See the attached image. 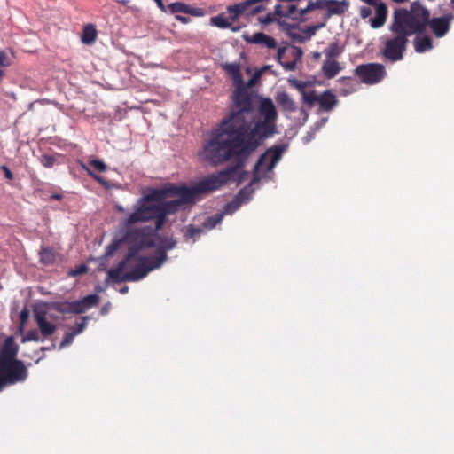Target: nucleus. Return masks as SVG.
Returning a JSON list of instances; mask_svg holds the SVG:
<instances>
[{"instance_id": "obj_1", "label": "nucleus", "mask_w": 454, "mask_h": 454, "mask_svg": "<svg viewBox=\"0 0 454 454\" xmlns=\"http://www.w3.org/2000/svg\"><path fill=\"white\" fill-rule=\"evenodd\" d=\"M233 108L204 139L201 155L213 165L225 163L233 158L236 144L248 124H252L253 104L251 96L243 83L239 84L232 95Z\"/></svg>"}, {"instance_id": "obj_2", "label": "nucleus", "mask_w": 454, "mask_h": 454, "mask_svg": "<svg viewBox=\"0 0 454 454\" xmlns=\"http://www.w3.org/2000/svg\"><path fill=\"white\" fill-rule=\"evenodd\" d=\"M260 116L254 124H248L236 144L233 154L235 164L228 168H234V175L244 167L247 158L261 145L264 139L276 133L277 111L271 99L265 98L259 107Z\"/></svg>"}, {"instance_id": "obj_3", "label": "nucleus", "mask_w": 454, "mask_h": 454, "mask_svg": "<svg viewBox=\"0 0 454 454\" xmlns=\"http://www.w3.org/2000/svg\"><path fill=\"white\" fill-rule=\"evenodd\" d=\"M234 176V168H225L215 174L209 175L193 186H186L185 184L177 185L178 193H170L169 197L178 196V199L164 201L160 204V212L166 215L175 214L184 206L192 205L195 202L198 196L212 192Z\"/></svg>"}, {"instance_id": "obj_4", "label": "nucleus", "mask_w": 454, "mask_h": 454, "mask_svg": "<svg viewBox=\"0 0 454 454\" xmlns=\"http://www.w3.org/2000/svg\"><path fill=\"white\" fill-rule=\"evenodd\" d=\"M391 33L382 39L380 55L385 62L395 63L403 59L410 40L416 34L408 16L407 8H396L388 26Z\"/></svg>"}, {"instance_id": "obj_5", "label": "nucleus", "mask_w": 454, "mask_h": 454, "mask_svg": "<svg viewBox=\"0 0 454 454\" xmlns=\"http://www.w3.org/2000/svg\"><path fill=\"white\" fill-rule=\"evenodd\" d=\"M123 240L129 245L128 253L123 260H121L115 268H112L107 271V278L114 283L136 282L139 279H130L129 275L136 270V267L129 272L122 273L130 261L137 259L139 262V252L155 247L153 239V230L149 227H142L130 230L123 236Z\"/></svg>"}, {"instance_id": "obj_6", "label": "nucleus", "mask_w": 454, "mask_h": 454, "mask_svg": "<svg viewBox=\"0 0 454 454\" xmlns=\"http://www.w3.org/2000/svg\"><path fill=\"white\" fill-rule=\"evenodd\" d=\"M440 10L442 15L432 17L430 11L420 1H414L408 9V16L416 34L425 33L428 27L436 38L444 37L450 30L454 14L448 10Z\"/></svg>"}, {"instance_id": "obj_7", "label": "nucleus", "mask_w": 454, "mask_h": 454, "mask_svg": "<svg viewBox=\"0 0 454 454\" xmlns=\"http://www.w3.org/2000/svg\"><path fill=\"white\" fill-rule=\"evenodd\" d=\"M157 240L159 244L155 253L149 257H139L136 270L129 276L130 279H143L150 271L160 268L168 260L167 252L176 246L173 237L159 235Z\"/></svg>"}, {"instance_id": "obj_8", "label": "nucleus", "mask_w": 454, "mask_h": 454, "mask_svg": "<svg viewBox=\"0 0 454 454\" xmlns=\"http://www.w3.org/2000/svg\"><path fill=\"white\" fill-rule=\"evenodd\" d=\"M27 368L21 360H0V392L6 387L24 382Z\"/></svg>"}, {"instance_id": "obj_9", "label": "nucleus", "mask_w": 454, "mask_h": 454, "mask_svg": "<svg viewBox=\"0 0 454 454\" xmlns=\"http://www.w3.org/2000/svg\"><path fill=\"white\" fill-rule=\"evenodd\" d=\"M286 149L285 145H273L266 150V152L260 156L257 160L254 169V176L251 184H254L259 180L258 171L259 168L265 167L267 172L271 171L277 163L281 160L284 152Z\"/></svg>"}, {"instance_id": "obj_10", "label": "nucleus", "mask_w": 454, "mask_h": 454, "mask_svg": "<svg viewBox=\"0 0 454 454\" xmlns=\"http://www.w3.org/2000/svg\"><path fill=\"white\" fill-rule=\"evenodd\" d=\"M354 72L361 82L368 85L380 82L387 75L384 65L380 63L361 64Z\"/></svg>"}, {"instance_id": "obj_11", "label": "nucleus", "mask_w": 454, "mask_h": 454, "mask_svg": "<svg viewBox=\"0 0 454 454\" xmlns=\"http://www.w3.org/2000/svg\"><path fill=\"white\" fill-rule=\"evenodd\" d=\"M160 212V204H152L142 201L140 198L135 207L134 212L125 219L124 224L129 227L137 223L148 222L153 219V216Z\"/></svg>"}, {"instance_id": "obj_12", "label": "nucleus", "mask_w": 454, "mask_h": 454, "mask_svg": "<svg viewBox=\"0 0 454 454\" xmlns=\"http://www.w3.org/2000/svg\"><path fill=\"white\" fill-rule=\"evenodd\" d=\"M348 7L349 3L347 0H317L315 2L309 1L303 12H311L316 9L325 10L326 12L325 17L330 18L333 15L340 16L344 14Z\"/></svg>"}, {"instance_id": "obj_13", "label": "nucleus", "mask_w": 454, "mask_h": 454, "mask_svg": "<svg viewBox=\"0 0 454 454\" xmlns=\"http://www.w3.org/2000/svg\"><path fill=\"white\" fill-rule=\"evenodd\" d=\"M49 317H51L48 313L46 305L35 308L34 319L37 324L41 334L44 338L53 334L57 329L56 325L48 320Z\"/></svg>"}, {"instance_id": "obj_14", "label": "nucleus", "mask_w": 454, "mask_h": 454, "mask_svg": "<svg viewBox=\"0 0 454 454\" xmlns=\"http://www.w3.org/2000/svg\"><path fill=\"white\" fill-rule=\"evenodd\" d=\"M177 185L169 184L162 188H155L149 191L142 197V201L152 204L163 203L169 197L170 193H178Z\"/></svg>"}, {"instance_id": "obj_15", "label": "nucleus", "mask_w": 454, "mask_h": 454, "mask_svg": "<svg viewBox=\"0 0 454 454\" xmlns=\"http://www.w3.org/2000/svg\"><path fill=\"white\" fill-rule=\"evenodd\" d=\"M304 8L298 9L296 5L288 4L287 5L277 4L275 6V14L279 17H286L292 20H302L309 12H303Z\"/></svg>"}, {"instance_id": "obj_16", "label": "nucleus", "mask_w": 454, "mask_h": 454, "mask_svg": "<svg viewBox=\"0 0 454 454\" xmlns=\"http://www.w3.org/2000/svg\"><path fill=\"white\" fill-rule=\"evenodd\" d=\"M167 9L172 14L185 13L193 17H201L205 15V10L199 7H193L182 2H175L167 6Z\"/></svg>"}, {"instance_id": "obj_17", "label": "nucleus", "mask_w": 454, "mask_h": 454, "mask_svg": "<svg viewBox=\"0 0 454 454\" xmlns=\"http://www.w3.org/2000/svg\"><path fill=\"white\" fill-rule=\"evenodd\" d=\"M375 8V16L370 19L371 27L373 28H380L384 26L387 17V7L386 4L380 0L377 4H372Z\"/></svg>"}, {"instance_id": "obj_18", "label": "nucleus", "mask_w": 454, "mask_h": 454, "mask_svg": "<svg viewBox=\"0 0 454 454\" xmlns=\"http://www.w3.org/2000/svg\"><path fill=\"white\" fill-rule=\"evenodd\" d=\"M19 346L12 336L7 337L0 349V360H18Z\"/></svg>"}, {"instance_id": "obj_19", "label": "nucleus", "mask_w": 454, "mask_h": 454, "mask_svg": "<svg viewBox=\"0 0 454 454\" xmlns=\"http://www.w3.org/2000/svg\"><path fill=\"white\" fill-rule=\"evenodd\" d=\"M416 36L414 37L412 43L414 47V51L417 53H424L433 49V40L431 36L428 35L422 34H414Z\"/></svg>"}, {"instance_id": "obj_20", "label": "nucleus", "mask_w": 454, "mask_h": 454, "mask_svg": "<svg viewBox=\"0 0 454 454\" xmlns=\"http://www.w3.org/2000/svg\"><path fill=\"white\" fill-rule=\"evenodd\" d=\"M248 195L249 192L247 190V187L241 189L236 195L235 199L224 206L223 214H233L239 208L241 204L244 203L245 200L248 199Z\"/></svg>"}, {"instance_id": "obj_21", "label": "nucleus", "mask_w": 454, "mask_h": 454, "mask_svg": "<svg viewBox=\"0 0 454 454\" xmlns=\"http://www.w3.org/2000/svg\"><path fill=\"white\" fill-rule=\"evenodd\" d=\"M244 38L248 43L265 45L268 49H274L277 47L276 40L262 32H257L254 33L251 37L244 36Z\"/></svg>"}, {"instance_id": "obj_22", "label": "nucleus", "mask_w": 454, "mask_h": 454, "mask_svg": "<svg viewBox=\"0 0 454 454\" xmlns=\"http://www.w3.org/2000/svg\"><path fill=\"white\" fill-rule=\"evenodd\" d=\"M337 82L340 85L339 93L340 96H348L357 90L358 82L352 77L342 76L338 79Z\"/></svg>"}, {"instance_id": "obj_23", "label": "nucleus", "mask_w": 454, "mask_h": 454, "mask_svg": "<svg viewBox=\"0 0 454 454\" xmlns=\"http://www.w3.org/2000/svg\"><path fill=\"white\" fill-rule=\"evenodd\" d=\"M321 71L326 79H333L341 71V67L337 60L325 59L323 61Z\"/></svg>"}, {"instance_id": "obj_24", "label": "nucleus", "mask_w": 454, "mask_h": 454, "mask_svg": "<svg viewBox=\"0 0 454 454\" xmlns=\"http://www.w3.org/2000/svg\"><path fill=\"white\" fill-rule=\"evenodd\" d=\"M276 101L284 112L294 113L297 106L294 99L285 91L278 93Z\"/></svg>"}, {"instance_id": "obj_25", "label": "nucleus", "mask_w": 454, "mask_h": 454, "mask_svg": "<svg viewBox=\"0 0 454 454\" xmlns=\"http://www.w3.org/2000/svg\"><path fill=\"white\" fill-rule=\"evenodd\" d=\"M338 103L335 95L330 90H325L319 95L318 105L325 112L331 111Z\"/></svg>"}, {"instance_id": "obj_26", "label": "nucleus", "mask_w": 454, "mask_h": 454, "mask_svg": "<svg viewBox=\"0 0 454 454\" xmlns=\"http://www.w3.org/2000/svg\"><path fill=\"white\" fill-rule=\"evenodd\" d=\"M58 253L49 247H42L39 252L40 262L43 265H52L58 258Z\"/></svg>"}, {"instance_id": "obj_27", "label": "nucleus", "mask_w": 454, "mask_h": 454, "mask_svg": "<svg viewBox=\"0 0 454 454\" xmlns=\"http://www.w3.org/2000/svg\"><path fill=\"white\" fill-rule=\"evenodd\" d=\"M210 23L219 28H231L232 31H238L239 27H232V22L229 17H226L224 13H220L210 19Z\"/></svg>"}, {"instance_id": "obj_28", "label": "nucleus", "mask_w": 454, "mask_h": 454, "mask_svg": "<svg viewBox=\"0 0 454 454\" xmlns=\"http://www.w3.org/2000/svg\"><path fill=\"white\" fill-rule=\"evenodd\" d=\"M223 68L228 74L231 76L233 81L238 83H243V76L240 73V67L237 63H225L223 65Z\"/></svg>"}, {"instance_id": "obj_29", "label": "nucleus", "mask_w": 454, "mask_h": 454, "mask_svg": "<svg viewBox=\"0 0 454 454\" xmlns=\"http://www.w3.org/2000/svg\"><path fill=\"white\" fill-rule=\"evenodd\" d=\"M97 39V30L93 25H86L82 34V41L85 44H92Z\"/></svg>"}, {"instance_id": "obj_30", "label": "nucleus", "mask_w": 454, "mask_h": 454, "mask_svg": "<svg viewBox=\"0 0 454 454\" xmlns=\"http://www.w3.org/2000/svg\"><path fill=\"white\" fill-rule=\"evenodd\" d=\"M344 49L340 46L338 42H333L328 45L327 48L325 49L324 54L325 59H334L341 55Z\"/></svg>"}, {"instance_id": "obj_31", "label": "nucleus", "mask_w": 454, "mask_h": 454, "mask_svg": "<svg viewBox=\"0 0 454 454\" xmlns=\"http://www.w3.org/2000/svg\"><path fill=\"white\" fill-rule=\"evenodd\" d=\"M245 7L246 5H240L239 3L227 6L226 10L232 23L244 16Z\"/></svg>"}, {"instance_id": "obj_32", "label": "nucleus", "mask_w": 454, "mask_h": 454, "mask_svg": "<svg viewBox=\"0 0 454 454\" xmlns=\"http://www.w3.org/2000/svg\"><path fill=\"white\" fill-rule=\"evenodd\" d=\"M286 51V47H279L278 49V52H277V59L281 64V66L284 67L285 70L294 71L296 68L295 60H292V61H284L283 60Z\"/></svg>"}, {"instance_id": "obj_33", "label": "nucleus", "mask_w": 454, "mask_h": 454, "mask_svg": "<svg viewBox=\"0 0 454 454\" xmlns=\"http://www.w3.org/2000/svg\"><path fill=\"white\" fill-rule=\"evenodd\" d=\"M303 102L309 106H313L316 103H318L319 96L316 94L315 90L306 91L302 95Z\"/></svg>"}, {"instance_id": "obj_34", "label": "nucleus", "mask_w": 454, "mask_h": 454, "mask_svg": "<svg viewBox=\"0 0 454 454\" xmlns=\"http://www.w3.org/2000/svg\"><path fill=\"white\" fill-rule=\"evenodd\" d=\"M83 304H84V307L87 309H89L90 308H92V307H95L98 304L99 302V296L96 294H89V295H86L85 297H83L82 299Z\"/></svg>"}, {"instance_id": "obj_35", "label": "nucleus", "mask_w": 454, "mask_h": 454, "mask_svg": "<svg viewBox=\"0 0 454 454\" xmlns=\"http://www.w3.org/2000/svg\"><path fill=\"white\" fill-rule=\"evenodd\" d=\"M223 218V212L217 213L212 216L207 217L204 223V225L208 228H214L218 223H220L222 222Z\"/></svg>"}, {"instance_id": "obj_36", "label": "nucleus", "mask_w": 454, "mask_h": 454, "mask_svg": "<svg viewBox=\"0 0 454 454\" xmlns=\"http://www.w3.org/2000/svg\"><path fill=\"white\" fill-rule=\"evenodd\" d=\"M121 242H124L123 238L121 239H114L109 245L106 247V257L112 256L114 252L120 247Z\"/></svg>"}, {"instance_id": "obj_37", "label": "nucleus", "mask_w": 454, "mask_h": 454, "mask_svg": "<svg viewBox=\"0 0 454 454\" xmlns=\"http://www.w3.org/2000/svg\"><path fill=\"white\" fill-rule=\"evenodd\" d=\"M69 310L72 313L81 314L86 311L84 304L82 300L73 301L69 304Z\"/></svg>"}, {"instance_id": "obj_38", "label": "nucleus", "mask_w": 454, "mask_h": 454, "mask_svg": "<svg viewBox=\"0 0 454 454\" xmlns=\"http://www.w3.org/2000/svg\"><path fill=\"white\" fill-rule=\"evenodd\" d=\"M153 220H155V231H160L162 229L163 225L166 223L167 215L162 212H160L159 214L153 216Z\"/></svg>"}, {"instance_id": "obj_39", "label": "nucleus", "mask_w": 454, "mask_h": 454, "mask_svg": "<svg viewBox=\"0 0 454 454\" xmlns=\"http://www.w3.org/2000/svg\"><path fill=\"white\" fill-rule=\"evenodd\" d=\"M201 233V229L193 225H189L184 233V237L187 239L196 238Z\"/></svg>"}, {"instance_id": "obj_40", "label": "nucleus", "mask_w": 454, "mask_h": 454, "mask_svg": "<svg viewBox=\"0 0 454 454\" xmlns=\"http://www.w3.org/2000/svg\"><path fill=\"white\" fill-rule=\"evenodd\" d=\"M89 164L98 172H105L107 169V166L101 160H90Z\"/></svg>"}, {"instance_id": "obj_41", "label": "nucleus", "mask_w": 454, "mask_h": 454, "mask_svg": "<svg viewBox=\"0 0 454 454\" xmlns=\"http://www.w3.org/2000/svg\"><path fill=\"white\" fill-rule=\"evenodd\" d=\"M39 340V335L36 330H30L28 331L21 339L22 342L27 341H38Z\"/></svg>"}, {"instance_id": "obj_42", "label": "nucleus", "mask_w": 454, "mask_h": 454, "mask_svg": "<svg viewBox=\"0 0 454 454\" xmlns=\"http://www.w3.org/2000/svg\"><path fill=\"white\" fill-rule=\"evenodd\" d=\"M56 162V159L52 155L44 154L41 158V163L45 168H52Z\"/></svg>"}, {"instance_id": "obj_43", "label": "nucleus", "mask_w": 454, "mask_h": 454, "mask_svg": "<svg viewBox=\"0 0 454 454\" xmlns=\"http://www.w3.org/2000/svg\"><path fill=\"white\" fill-rule=\"evenodd\" d=\"M75 335H77V334L74 330L70 333H66V334L64 335V338L60 343V348L70 345L73 342Z\"/></svg>"}, {"instance_id": "obj_44", "label": "nucleus", "mask_w": 454, "mask_h": 454, "mask_svg": "<svg viewBox=\"0 0 454 454\" xmlns=\"http://www.w3.org/2000/svg\"><path fill=\"white\" fill-rule=\"evenodd\" d=\"M291 84L301 94L303 95V93L306 92L305 90V88L307 86V82H302V81H297V80H293L291 81Z\"/></svg>"}, {"instance_id": "obj_45", "label": "nucleus", "mask_w": 454, "mask_h": 454, "mask_svg": "<svg viewBox=\"0 0 454 454\" xmlns=\"http://www.w3.org/2000/svg\"><path fill=\"white\" fill-rule=\"evenodd\" d=\"M87 319H88L87 317H83L82 318L81 322L77 323L76 328L73 329L76 333V334H79L83 332V330L85 329V327L87 325Z\"/></svg>"}, {"instance_id": "obj_46", "label": "nucleus", "mask_w": 454, "mask_h": 454, "mask_svg": "<svg viewBox=\"0 0 454 454\" xmlns=\"http://www.w3.org/2000/svg\"><path fill=\"white\" fill-rule=\"evenodd\" d=\"M11 65L10 59L4 51H0V67H6Z\"/></svg>"}, {"instance_id": "obj_47", "label": "nucleus", "mask_w": 454, "mask_h": 454, "mask_svg": "<svg viewBox=\"0 0 454 454\" xmlns=\"http://www.w3.org/2000/svg\"><path fill=\"white\" fill-rule=\"evenodd\" d=\"M359 14L362 19L369 18L372 14V10L370 7L362 6L359 10Z\"/></svg>"}, {"instance_id": "obj_48", "label": "nucleus", "mask_w": 454, "mask_h": 454, "mask_svg": "<svg viewBox=\"0 0 454 454\" xmlns=\"http://www.w3.org/2000/svg\"><path fill=\"white\" fill-rule=\"evenodd\" d=\"M28 317H29L28 310L26 309L21 310V312L20 314V328L23 327L24 324L27 321Z\"/></svg>"}, {"instance_id": "obj_49", "label": "nucleus", "mask_w": 454, "mask_h": 454, "mask_svg": "<svg viewBox=\"0 0 454 454\" xmlns=\"http://www.w3.org/2000/svg\"><path fill=\"white\" fill-rule=\"evenodd\" d=\"M138 263V261L137 259L130 261L128 265L122 269V273H127L131 271Z\"/></svg>"}, {"instance_id": "obj_50", "label": "nucleus", "mask_w": 454, "mask_h": 454, "mask_svg": "<svg viewBox=\"0 0 454 454\" xmlns=\"http://www.w3.org/2000/svg\"><path fill=\"white\" fill-rule=\"evenodd\" d=\"M1 169L4 171L5 178H7L9 180H12L13 179L14 176H13L12 172L6 166H4V165L2 166Z\"/></svg>"}, {"instance_id": "obj_51", "label": "nucleus", "mask_w": 454, "mask_h": 454, "mask_svg": "<svg viewBox=\"0 0 454 454\" xmlns=\"http://www.w3.org/2000/svg\"><path fill=\"white\" fill-rule=\"evenodd\" d=\"M176 19L182 22L183 24H187L189 21H190V19L186 16H182V15H179V14H176Z\"/></svg>"}, {"instance_id": "obj_52", "label": "nucleus", "mask_w": 454, "mask_h": 454, "mask_svg": "<svg viewBox=\"0 0 454 454\" xmlns=\"http://www.w3.org/2000/svg\"><path fill=\"white\" fill-rule=\"evenodd\" d=\"M83 168L86 169L87 173L92 176L94 179H96L98 182H102V178L97 175H95L90 169H89L87 167L83 166Z\"/></svg>"}, {"instance_id": "obj_53", "label": "nucleus", "mask_w": 454, "mask_h": 454, "mask_svg": "<svg viewBox=\"0 0 454 454\" xmlns=\"http://www.w3.org/2000/svg\"><path fill=\"white\" fill-rule=\"evenodd\" d=\"M158 5V7L163 11V12H166L167 11V7L165 6V4H163L162 0H154Z\"/></svg>"}, {"instance_id": "obj_54", "label": "nucleus", "mask_w": 454, "mask_h": 454, "mask_svg": "<svg viewBox=\"0 0 454 454\" xmlns=\"http://www.w3.org/2000/svg\"><path fill=\"white\" fill-rule=\"evenodd\" d=\"M51 199L54 200H61L63 199V195L61 193H53L51 195Z\"/></svg>"}, {"instance_id": "obj_55", "label": "nucleus", "mask_w": 454, "mask_h": 454, "mask_svg": "<svg viewBox=\"0 0 454 454\" xmlns=\"http://www.w3.org/2000/svg\"><path fill=\"white\" fill-rule=\"evenodd\" d=\"M361 1L367 4L368 5H372V4H377L378 0H361Z\"/></svg>"}, {"instance_id": "obj_56", "label": "nucleus", "mask_w": 454, "mask_h": 454, "mask_svg": "<svg viewBox=\"0 0 454 454\" xmlns=\"http://www.w3.org/2000/svg\"><path fill=\"white\" fill-rule=\"evenodd\" d=\"M128 289H129V287H128V286H124V287H122V288L121 289V294L127 293V292H128Z\"/></svg>"}, {"instance_id": "obj_57", "label": "nucleus", "mask_w": 454, "mask_h": 454, "mask_svg": "<svg viewBox=\"0 0 454 454\" xmlns=\"http://www.w3.org/2000/svg\"><path fill=\"white\" fill-rule=\"evenodd\" d=\"M271 21H272V19L270 17H267L266 20H264L265 23H269Z\"/></svg>"}, {"instance_id": "obj_58", "label": "nucleus", "mask_w": 454, "mask_h": 454, "mask_svg": "<svg viewBox=\"0 0 454 454\" xmlns=\"http://www.w3.org/2000/svg\"><path fill=\"white\" fill-rule=\"evenodd\" d=\"M34 104H35V102H32V103L29 104V106H28L29 110L33 109Z\"/></svg>"}, {"instance_id": "obj_59", "label": "nucleus", "mask_w": 454, "mask_h": 454, "mask_svg": "<svg viewBox=\"0 0 454 454\" xmlns=\"http://www.w3.org/2000/svg\"><path fill=\"white\" fill-rule=\"evenodd\" d=\"M86 270V267L82 266V269H80V272H84Z\"/></svg>"}, {"instance_id": "obj_60", "label": "nucleus", "mask_w": 454, "mask_h": 454, "mask_svg": "<svg viewBox=\"0 0 454 454\" xmlns=\"http://www.w3.org/2000/svg\"><path fill=\"white\" fill-rule=\"evenodd\" d=\"M450 4L452 5L453 10H454V0H450Z\"/></svg>"}, {"instance_id": "obj_61", "label": "nucleus", "mask_w": 454, "mask_h": 454, "mask_svg": "<svg viewBox=\"0 0 454 454\" xmlns=\"http://www.w3.org/2000/svg\"><path fill=\"white\" fill-rule=\"evenodd\" d=\"M47 349H48L47 348H43H43H41V350H43H43H47Z\"/></svg>"}, {"instance_id": "obj_62", "label": "nucleus", "mask_w": 454, "mask_h": 454, "mask_svg": "<svg viewBox=\"0 0 454 454\" xmlns=\"http://www.w3.org/2000/svg\"><path fill=\"white\" fill-rule=\"evenodd\" d=\"M127 2H128V1H126V0H122V1H121V3H122V4H125Z\"/></svg>"}]
</instances>
